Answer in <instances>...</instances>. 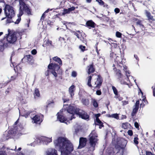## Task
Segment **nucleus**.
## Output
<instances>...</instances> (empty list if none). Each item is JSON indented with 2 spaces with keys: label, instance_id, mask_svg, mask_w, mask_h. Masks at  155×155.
Instances as JSON below:
<instances>
[{
  "label": "nucleus",
  "instance_id": "obj_42",
  "mask_svg": "<svg viewBox=\"0 0 155 155\" xmlns=\"http://www.w3.org/2000/svg\"><path fill=\"white\" fill-rule=\"evenodd\" d=\"M111 52L110 53V57L111 58H113L116 55L114 52H113V50H111Z\"/></svg>",
  "mask_w": 155,
  "mask_h": 155
},
{
  "label": "nucleus",
  "instance_id": "obj_39",
  "mask_svg": "<svg viewBox=\"0 0 155 155\" xmlns=\"http://www.w3.org/2000/svg\"><path fill=\"white\" fill-rule=\"evenodd\" d=\"M111 117H114L117 119H118L119 117L118 114H112Z\"/></svg>",
  "mask_w": 155,
  "mask_h": 155
},
{
  "label": "nucleus",
  "instance_id": "obj_57",
  "mask_svg": "<svg viewBox=\"0 0 155 155\" xmlns=\"http://www.w3.org/2000/svg\"><path fill=\"white\" fill-rule=\"evenodd\" d=\"M17 75L16 76H12L11 78V80L12 81H13L16 79L17 77Z\"/></svg>",
  "mask_w": 155,
  "mask_h": 155
},
{
  "label": "nucleus",
  "instance_id": "obj_4",
  "mask_svg": "<svg viewBox=\"0 0 155 155\" xmlns=\"http://www.w3.org/2000/svg\"><path fill=\"white\" fill-rule=\"evenodd\" d=\"M67 111L70 114H75L79 117L83 119L87 120L89 117V115L86 112L79 108H75L74 106H69L67 109Z\"/></svg>",
  "mask_w": 155,
  "mask_h": 155
},
{
  "label": "nucleus",
  "instance_id": "obj_21",
  "mask_svg": "<svg viewBox=\"0 0 155 155\" xmlns=\"http://www.w3.org/2000/svg\"><path fill=\"white\" fill-rule=\"evenodd\" d=\"M5 39H2L0 41V52L3 51L5 47H7L8 44L7 43L4 42V40Z\"/></svg>",
  "mask_w": 155,
  "mask_h": 155
},
{
  "label": "nucleus",
  "instance_id": "obj_37",
  "mask_svg": "<svg viewBox=\"0 0 155 155\" xmlns=\"http://www.w3.org/2000/svg\"><path fill=\"white\" fill-rule=\"evenodd\" d=\"M93 105L95 107H98V104L96 100H94L93 102Z\"/></svg>",
  "mask_w": 155,
  "mask_h": 155
},
{
  "label": "nucleus",
  "instance_id": "obj_11",
  "mask_svg": "<svg viewBox=\"0 0 155 155\" xmlns=\"http://www.w3.org/2000/svg\"><path fill=\"white\" fill-rule=\"evenodd\" d=\"M103 82V78L100 74L98 75L97 80L95 82V85H96L94 86V88L97 89H99L102 85Z\"/></svg>",
  "mask_w": 155,
  "mask_h": 155
},
{
  "label": "nucleus",
  "instance_id": "obj_29",
  "mask_svg": "<svg viewBox=\"0 0 155 155\" xmlns=\"http://www.w3.org/2000/svg\"><path fill=\"white\" fill-rule=\"evenodd\" d=\"M96 1L100 5L103 6V7L107 8H108V5L105 3L102 0H96Z\"/></svg>",
  "mask_w": 155,
  "mask_h": 155
},
{
  "label": "nucleus",
  "instance_id": "obj_3",
  "mask_svg": "<svg viewBox=\"0 0 155 155\" xmlns=\"http://www.w3.org/2000/svg\"><path fill=\"white\" fill-rule=\"evenodd\" d=\"M19 4L20 7L19 13L18 14V18L15 22V24H18L20 22L21 20V16L23 15L24 11L28 15H32L31 13V10L30 9L28 5L26 4L23 0H19Z\"/></svg>",
  "mask_w": 155,
  "mask_h": 155
},
{
  "label": "nucleus",
  "instance_id": "obj_46",
  "mask_svg": "<svg viewBox=\"0 0 155 155\" xmlns=\"http://www.w3.org/2000/svg\"><path fill=\"white\" fill-rule=\"evenodd\" d=\"M102 92L101 91V90L100 89L99 90H97L96 91V94L98 95H100L101 94Z\"/></svg>",
  "mask_w": 155,
  "mask_h": 155
},
{
  "label": "nucleus",
  "instance_id": "obj_17",
  "mask_svg": "<svg viewBox=\"0 0 155 155\" xmlns=\"http://www.w3.org/2000/svg\"><path fill=\"white\" fill-rule=\"evenodd\" d=\"M87 68V73L88 74H90L91 73H93L95 71V69L93 62L91 64L88 66Z\"/></svg>",
  "mask_w": 155,
  "mask_h": 155
},
{
  "label": "nucleus",
  "instance_id": "obj_1",
  "mask_svg": "<svg viewBox=\"0 0 155 155\" xmlns=\"http://www.w3.org/2000/svg\"><path fill=\"white\" fill-rule=\"evenodd\" d=\"M54 143L55 146L59 147L61 155H69L73 150V144L66 137H59Z\"/></svg>",
  "mask_w": 155,
  "mask_h": 155
},
{
  "label": "nucleus",
  "instance_id": "obj_14",
  "mask_svg": "<svg viewBox=\"0 0 155 155\" xmlns=\"http://www.w3.org/2000/svg\"><path fill=\"white\" fill-rule=\"evenodd\" d=\"M145 13L149 22L151 23H154L155 21V17L152 16L150 12L147 10L145 11Z\"/></svg>",
  "mask_w": 155,
  "mask_h": 155
},
{
  "label": "nucleus",
  "instance_id": "obj_43",
  "mask_svg": "<svg viewBox=\"0 0 155 155\" xmlns=\"http://www.w3.org/2000/svg\"><path fill=\"white\" fill-rule=\"evenodd\" d=\"M81 101L83 104L85 105H86L87 104V101L86 99L83 98Z\"/></svg>",
  "mask_w": 155,
  "mask_h": 155
},
{
  "label": "nucleus",
  "instance_id": "obj_63",
  "mask_svg": "<svg viewBox=\"0 0 155 155\" xmlns=\"http://www.w3.org/2000/svg\"><path fill=\"white\" fill-rule=\"evenodd\" d=\"M82 42L85 45L87 44V41L85 39H81Z\"/></svg>",
  "mask_w": 155,
  "mask_h": 155
},
{
  "label": "nucleus",
  "instance_id": "obj_50",
  "mask_svg": "<svg viewBox=\"0 0 155 155\" xmlns=\"http://www.w3.org/2000/svg\"><path fill=\"white\" fill-rule=\"evenodd\" d=\"M37 51L36 49H34L31 51V53L32 54L35 55L37 54Z\"/></svg>",
  "mask_w": 155,
  "mask_h": 155
},
{
  "label": "nucleus",
  "instance_id": "obj_2",
  "mask_svg": "<svg viewBox=\"0 0 155 155\" xmlns=\"http://www.w3.org/2000/svg\"><path fill=\"white\" fill-rule=\"evenodd\" d=\"M53 60L58 63V64L52 63H50L48 66V68L51 69V73L54 77L56 78L58 74H61L62 73V70L60 69V66L62 65V61L61 59L57 56L54 57L52 58Z\"/></svg>",
  "mask_w": 155,
  "mask_h": 155
},
{
  "label": "nucleus",
  "instance_id": "obj_49",
  "mask_svg": "<svg viewBox=\"0 0 155 155\" xmlns=\"http://www.w3.org/2000/svg\"><path fill=\"white\" fill-rule=\"evenodd\" d=\"M140 104V101L139 100L137 101L135 104V107H139V104Z\"/></svg>",
  "mask_w": 155,
  "mask_h": 155
},
{
  "label": "nucleus",
  "instance_id": "obj_38",
  "mask_svg": "<svg viewBox=\"0 0 155 155\" xmlns=\"http://www.w3.org/2000/svg\"><path fill=\"white\" fill-rule=\"evenodd\" d=\"M17 39H10V40H8V39H6L8 43L11 44H13L15 42Z\"/></svg>",
  "mask_w": 155,
  "mask_h": 155
},
{
  "label": "nucleus",
  "instance_id": "obj_18",
  "mask_svg": "<svg viewBox=\"0 0 155 155\" xmlns=\"http://www.w3.org/2000/svg\"><path fill=\"white\" fill-rule=\"evenodd\" d=\"M74 35L77 36V38L80 39H84L86 37V35L83 32L78 31L75 33Z\"/></svg>",
  "mask_w": 155,
  "mask_h": 155
},
{
  "label": "nucleus",
  "instance_id": "obj_58",
  "mask_svg": "<svg viewBox=\"0 0 155 155\" xmlns=\"http://www.w3.org/2000/svg\"><path fill=\"white\" fill-rule=\"evenodd\" d=\"M101 115V114L99 113L96 114L95 115V117H96V120L97 119L99 118V117Z\"/></svg>",
  "mask_w": 155,
  "mask_h": 155
},
{
  "label": "nucleus",
  "instance_id": "obj_53",
  "mask_svg": "<svg viewBox=\"0 0 155 155\" xmlns=\"http://www.w3.org/2000/svg\"><path fill=\"white\" fill-rule=\"evenodd\" d=\"M134 126L136 128H139V125L137 122H136L134 123Z\"/></svg>",
  "mask_w": 155,
  "mask_h": 155
},
{
  "label": "nucleus",
  "instance_id": "obj_7",
  "mask_svg": "<svg viewBox=\"0 0 155 155\" xmlns=\"http://www.w3.org/2000/svg\"><path fill=\"white\" fill-rule=\"evenodd\" d=\"M88 137L90 145L93 148L94 150L96 144L98 140L97 138V134L95 131L94 130L92 131L91 133L89 135Z\"/></svg>",
  "mask_w": 155,
  "mask_h": 155
},
{
  "label": "nucleus",
  "instance_id": "obj_20",
  "mask_svg": "<svg viewBox=\"0 0 155 155\" xmlns=\"http://www.w3.org/2000/svg\"><path fill=\"white\" fill-rule=\"evenodd\" d=\"M75 90V86L74 85H72L70 86L68 89V91L71 97H73L74 95V91Z\"/></svg>",
  "mask_w": 155,
  "mask_h": 155
},
{
  "label": "nucleus",
  "instance_id": "obj_44",
  "mask_svg": "<svg viewBox=\"0 0 155 155\" xmlns=\"http://www.w3.org/2000/svg\"><path fill=\"white\" fill-rule=\"evenodd\" d=\"M77 76L76 72L74 71H73L71 74V76L74 77H75Z\"/></svg>",
  "mask_w": 155,
  "mask_h": 155
},
{
  "label": "nucleus",
  "instance_id": "obj_26",
  "mask_svg": "<svg viewBox=\"0 0 155 155\" xmlns=\"http://www.w3.org/2000/svg\"><path fill=\"white\" fill-rule=\"evenodd\" d=\"M136 28H138V27H140L141 29H143V28H144V26L142 24V21L141 20H139L137 22H136Z\"/></svg>",
  "mask_w": 155,
  "mask_h": 155
},
{
  "label": "nucleus",
  "instance_id": "obj_48",
  "mask_svg": "<svg viewBox=\"0 0 155 155\" xmlns=\"http://www.w3.org/2000/svg\"><path fill=\"white\" fill-rule=\"evenodd\" d=\"M114 11L115 12V13L116 14H117L120 12V10L118 8H116L114 9Z\"/></svg>",
  "mask_w": 155,
  "mask_h": 155
},
{
  "label": "nucleus",
  "instance_id": "obj_19",
  "mask_svg": "<svg viewBox=\"0 0 155 155\" xmlns=\"http://www.w3.org/2000/svg\"><path fill=\"white\" fill-rule=\"evenodd\" d=\"M96 25V24L92 20L87 21L86 23V26L89 28H94Z\"/></svg>",
  "mask_w": 155,
  "mask_h": 155
},
{
  "label": "nucleus",
  "instance_id": "obj_51",
  "mask_svg": "<svg viewBox=\"0 0 155 155\" xmlns=\"http://www.w3.org/2000/svg\"><path fill=\"white\" fill-rule=\"evenodd\" d=\"M129 5H132L133 8L134 9H135V7L134 6V4L131 1H130L129 2Z\"/></svg>",
  "mask_w": 155,
  "mask_h": 155
},
{
  "label": "nucleus",
  "instance_id": "obj_62",
  "mask_svg": "<svg viewBox=\"0 0 155 155\" xmlns=\"http://www.w3.org/2000/svg\"><path fill=\"white\" fill-rule=\"evenodd\" d=\"M31 113V112H26L25 114V116L26 117H28V116H29Z\"/></svg>",
  "mask_w": 155,
  "mask_h": 155
},
{
  "label": "nucleus",
  "instance_id": "obj_10",
  "mask_svg": "<svg viewBox=\"0 0 155 155\" xmlns=\"http://www.w3.org/2000/svg\"><path fill=\"white\" fill-rule=\"evenodd\" d=\"M44 116L41 114L35 115L32 118V122L36 124H40L43 121Z\"/></svg>",
  "mask_w": 155,
  "mask_h": 155
},
{
  "label": "nucleus",
  "instance_id": "obj_22",
  "mask_svg": "<svg viewBox=\"0 0 155 155\" xmlns=\"http://www.w3.org/2000/svg\"><path fill=\"white\" fill-rule=\"evenodd\" d=\"M47 155H58L57 151L54 149H51L47 151Z\"/></svg>",
  "mask_w": 155,
  "mask_h": 155
},
{
  "label": "nucleus",
  "instance_id": "obj_27",
  "mask_svg": "<svg viewBox=\"0 0 155 155\" xmlns=\"http://www.w3.org/2000/svg\"><path fill=\"white\" fill-rule=\"evenodd\" d=\"M96 120V123L95 124L96 125L99 126V127L100 129H101L102 127H104V126L103 125V123L101 122L99 118H98Z\"/></svg>",
  "mask_w": 155,
  "mask_h": 155
},
{
  "label": "nucleus",
  "instance_id": "obj_8",
  "mask_svg": "<svg viewBox=\"0 0 155 155\" xmlns=\"http://www.w3.org/2000/svg\"><path fill=\"white\" fill-rule=\"evenodd\" d=\"M34 61L33 56L28 54L24 56V58L21 59V62L22 63H27L29 64L32 65L34 64Z\"/></svg>",
  "mask_w": 155,
  "mask_h": 155
},
{
  "label": "nucleus",
  "instance_id": "obj_12",
  "mask_svg": "<svg viewBox=\"0 0 155 155\" xmlns=\"http://www.w3.org/2000/svg\"><path fill=\"white\" fill-rule=\"evenodd\" d=\"M87 140L86 138L81 137L79 139V144L78 148L81 149L86 145Z\"/></svg>",
  "mask_w": 155,
  "mask_h": 155
},
{
  "label": "nucleus",
  "instance_id": "obj_59",
  "mask_svg": "<svg viewBox=\"0 0 155 155\" xmlns=\"http://www.w3.org/2000/svg\"><path fill=\"white\" fill-rule=\"evenodd\" d=\"M122 67H123L124 68L123 70H124V71H126V73H127L126 71L127 70V67L125 65H124V64H123V66Z\"/></svg>",
  "mask_w": 155,
  "mask_h": 155
},
{
  "label": "nucleus",
  "instance_id": "obj_56",
  "mask_svg": "<svg viewBox=\"0 0 155 155\" xmlns=\"http://www.w3.org/2000/svg\"><path fill=\"white\" fill-rule=\"evenodd\" d=\"M64 12L65 14L69 13L70 12L68 10V9H64Z\"/></svg>",
  "mask_w": 155,
  "mask_h": 155
},
{
  "label": "nucleus",
  "instance_id": "obj_13",
  "mask_svg": "<svg viewBox=\"0 0 155 155\" xmlns=\"http://www.w3.org/2000/svg\"><path fill=\"white\" fill-rule=\"evenodd\" d=\"M58 119L61 123H64L67 124L68 121V119L67 117L61 114V113L58 112L57 113Z\"/></svg>",
  "mask_w": 155,
  "mask_h": 155
},
{
  "label": "nucleus",
  "instance_id": "obj_9",
  "mask_svg": "<svg viewBox=\"0 0 155 155\" xmlns=\"http://www.w3.org/2000/svg\"><path fill=\"white\" fill-rule=\"evenodd\" d=\"M113 70L115 71L116 75L121 84H127V83L124 80L123 76L121 71L119 69H117L116 68H114Z\"/></svg>",
  "mask_w": 155,
  "mask_h": 155
},
{
  "label": "nucleus",
  "instance_id": "obj_41",
  "mask_svg": "<svg viewBox=\"0 0 155 155\" xmlns=\"http://www.w3.org/2000/svg\"><path fill=\"white\" fill-rule=\"evenodd\" d=\"M45 141H46L48 143L51 142L52 140L51 138H49L47 137H45Z\"/></svg>",
  "mask_w": 155,
  "mask_h": 155
},
{
  "label": "nucleus",
  "instance_id": "obj_47",
  "mask_svg": "<svg viewBox=\"0 0 155 155\" xmlns=\"http://www.w3.org/2000/svg\"><path fill=\"white\" fill-rule=\"evenodd\" d=\"M128 134L130 136H132L133 135V131L131 130H129L127 132Z\"/></svg>",
  "mask_w": 155,
  "mask_h": 155
},
{
  "label": "nucleus",
  "instance_id": "obj_55",
  "mask_svg": "<svg viewBox=\"0 0 155 155\" xmlns=\"http://www.w3.org/2000/svg\"><path fill=\"white\" fill-rule=\"evenodd\" d=\"M146 155H154L151 152L147 151L146 153Z\"/></svg>",
  "mask_w": 155,
  "mask_h": 155
},
{
  "label": "nucleus",
  "instance_id": "obj_40",
  "mask_svg": "<svg viewBox=\"0 0 155 155\" xmlns=\"http://www.w3.org/2000/svg\"><path fill=\"white\" fill-rule=\"evenodd\" d=\"M138 139H139L137 137H134V143L135 144L137 145L138 144L139 142H138Z\"/></svg>",
  "mask_w": 155,
  "mask_h": 155
},
{
  "label": "nucleus",
  "instance_id": "obj_33",
  "mask_svg": "<svg viewBox=\"0 0 155 155\" xmlns=\"http://www.w3.org/2000/svg\"><path fill=\"white\" fill-rule=\"evenodd\" d=\"M112 88L114 94L116 95H118V91L116 88L113 86H112Z\"/></svg>",
  "mask_w": 155,
  "mask_h": 155
},
{
  "label": "nucleus",
  "instance_id": "obj_23",
  "mask_svg": "<svg viewBox=\"0 0 155 155\" xmlns=\"http://www.w3.org/2000/svg\"><path fill=\"white\" fill-rule=\"evenodd\" d=\"M108 40H109V41H108V42L109 44L111 45L112 48V49H113V48H117V47H119L118 46L117 44L114 42H116V41H113L112 39H108Z\"/></svg>",
  "mask_w": 155,
  "mask_h": 155
},
{
  "label": "nucleus",
  "instance_id": "obj_34",
  "mask_svg": "<svg viewBox=\"0 0 155 155\" xmlns=\"http://www.w3.org/2000/svg\"><path fill=\"white\" fill-rule=\"evenodd\" d=\"M122 34L120 32L117 31L116 33V36L117 38H121Z\"/></svg>",
  "mask_w": 155,
  "mask_h": 155
},
{
  "label": "nucleus",
  "instance_id": "obj_54",
  "mask_svg": "<svg viewBox=\"0 0 155 155\" xmlns=\"http://www.w3.org/2000/svg\"><path fill=\"white\" fill-rule=\"evenodd\" d=\"M45 13H44L42 16H41V20H44V19L45 18Z\"/></svg>",
  "mask_w": 155,
  "mask_h": 155
},
{
  "label": "nucleus",
  "instance_id": "obj_52",
  "mask_svg": "<svg viewBox=\"0 0 155 155\" xmlns=\"http://www.w3.org/2000/svg\"><path fill=\"white\" fill-rule=\"evenodd\" d=\"M75 7L74 6H72L71 7L69 8H68V10L70 12L71 11H74L75 9Z\"/></svg>",
  "mask_w": 155,
  "mask_h": 155
},
{
  "label": "nucleus",
  "instance_id": "obj_31",
  "mask_svg": "<svg viewBox=\"0 0 155 155\" xmlns=\"http://www.w3.org/2000/svg\"><path fill=\"white\" fill-rule=\"evenodd\" d=\"M113 51L116 54H118L119 53H121L120 49L119 47H117V48H113Z\"/></svg>",
  "mask_w": 155,
  "mask_h": 155
},
{
  "label": "nucleus",
  "instance_id": "obj_15",
  "mask_svg": "<svg viewBox=\"0 0 155 155\" xmlns=\"http://www.w3.org/2000/svg\"><path fill=\"white\" fill-rule=\"evenodd\" d=\"M8 132V134L6 136V137L7 139L13 138L16 134V131L13 129L9 130Z\"/></svg>",
  "mask_w": 155,
  "mask_h": 155
},
{
  "label": "nucleus",
  "instance_id": "obj_28",
  "mask_svg": "<svg viewBox=\"0 0 155 155\" xmlns=\"http://www.w3.org/2000/svg\"><path fill=\"white\" fill-rule=\"evenodd\" d=\"M93 76V74H92L88 76L87 78L88 81L87 84L89 87L91 88H92L93 87L92 86L91 84V82Z\"/></svg>",
  "mask_w": 155,
  "mask_h": 155
},
{
  "label": "nucleus",
  "instance_id": "obj_61",
  "mask_svg": "<svg viewBox=\"0 0 155 155\" xmlns=\"http://www.w3.org/2000/svg\"><path fill=\"white\" fill-rule=\"evenodd\" d=\"M153 87H152V88L153 89V95L154 97H155V87L153 88Z\"/></svg>",
  "mask_w": 155,
  "mask_h": 155
},
{
  "label": "nucleus",
  "instance_id": "obj_60",
  "mask_svg": "<svg viewBox=\"0 0 155 155\" xmlns=\"http://www.w3.org/2000/svg\"><path fill=\"white\" fill-rule=\"evenodd\" d=\"M139 19L137 18H134L133 19V22H137L138 20Z\"/></svg>",
  "mask_w": 155,
  "mask_h": 155
},
{
  "label": "nucleus",
  "instance_id": "obj_32",
  "mask_svg": "<svg viewBox=\"0 0 155 155\" xmlns=\"http://www.w3.org/2000/svg\"><path fill=\"white\" fill-rule=\"evenodd\" d=\"M139 108V107H135V108L133 109L131 113V116L132 117H134L138 111Z\"/></svg>",
  "mask_w": 155,
  "mask_h": 155
},
{
  "label": "nucleus",
  "instance_id": "obj_5",
  "mask_svg": "<svg viewBox=\"0 0 155 155\" xmlns=\"http://www.w3.org/2000/svg\"><path fill=\"white\" fill-rule=\"evenodd\" d=\"M4 10L5 15L8 18L6 21V22L10 23L14 22L12 19L15 15V12L13 7L10 5L6 4Z\"/></svg>",
  "mask_w": 155,
  "mask_h": 155
},
{
  "label": "nucleus",
  "instance_id": "obj_24",
  "mask_svg": "<svg viewBox=\"0 0 155 155\" xmlns=\"http://www.w3.org/2000/svg\"><path fill=\"white\" fill-rule=\"evenodd\" d=\"M132 126L128 122L123 123L122 124V128L124 129H131Z\"/></svg>",
  "mask_w": 155,
  "mask_h": 155
},
{
  "label": "nucleus",
  "instance_id": "obj_30",
  "mask_svg": "<svg viewBox=\"0 0 155 155\" xmlns=\"http://www.w3.org/2000/svg\"><path fill=\"white\" fill-rule=\"evenodd\" d=\"M52 42L51 41L49 40V39L45 40L44 42V44L42 46L45 47L46 46H49V45H52Z\"/></svg>",
  "mask_w": 155,
  "mask_h": 155
},
{
  "label": "nucleus",
  "instance_id": "obj_25",
  "mask_svg": "<svg viewBox=\"0 0 155 155\" xmlns=\"http://www.w3.org/2000/svg\"><path fill=\"white\" fill-rule=\"evenodd\" d=\"M33 95L35 99L38 98L40 97V91H39L38 88H35V89L34 92L33 93Z\"/></svg>",
  "mask_w": 155,
  "mask_h": 155
},
{
  "label": "nucleus",
  "instance_id": "obj_36",
  "mask_svg": "<svg viewBox=\"0 0 155 155\" xmlns=\"http://www.w3.org/2000/svg\"><path fill=\"white\" fill-rule=\"evenodd\" d=\"M79 48L83 52H84L86 50V47L85 46H84L82 45H81L79 46Z\"/></svg>",
  "mask_w": 155,
  "mask_h": 155
},
{
  "label": "nucleus",
  "instance_id": "obj_45",
  "mask_svg": "<svg viewBox=\"0 0 155 155\" xmlns=\"http://www.w3.org/2000/svg\"><path fill=\"white\" fill-rule=\"evenodd\" d=\"M0 155H7L6 152L5 151H0Z\"/></svg>",
  "mask_w": 155,
  "mask_h": 155
},
{
  "label": "nucleus",
  "instance_id": "obj_35",
  "mask_svg": "<svg viewBox=\"0 0 155 155\" xmlns=\"http://www.w3.org/2000/svg\"><path fill=\"white\" fill-rule=\"evenodd\" d=\"M48 69L45 71V75L46 76H49V74L51 73L52 74V73H51V71H52V70L51 69H48Z\"/></svg>",
  "mask_w": 155,
  "mask_h": 155
},
{
  "label": "nucleus",
  "instance_id": "obj_6",
  "mask_svg": "<svg viewBox=\"0 0 155 155\" xmlns=\"http://www.w3.org/2000/svg\"><path fill=\"white\" fill-rule=\"evenodd\" d=\"M8 33L5 35L3 39H8L9 36L11 37L10 39H22L23 35H26L22 32H16L14 30H11L10 29H8Z\"/></svg>",
  "mask_w": 155,
  "mask_h": 155
},
{
  "label": "nucleus",
  "instance_id": "obj_64",
  "mask_svg": "<svg viewBox=\"0 0 155 155\" xmlns=\"http://www.w3.org/2000/svg\"><path fill=\"white\" fill-rule=\"evenodd\" d=\"M134 57L136 58V59L137 61H139V58H138V56H137V55H136V54H134Z\"/></svg>",
  "mask_w": 155,
  "mask_h": 155
},
{
  "label": "nucleus",
  "instance_id": "obj_16",
  "mask_svg": "<svg viewBox=\"0 0 155 155\" xmlns=\"http://www.w3.org/2000/svg\"><path fill=\"white\" fill-rule=\"evenodd\" d=\"M114 61L115 62L117 63V66L121 68L123 66L122 59L121 57H119L118 56H117Z\"/></svg>",
  "mask_w": 155,
  "mask_h": 155
}]
</instances>
